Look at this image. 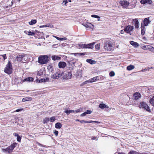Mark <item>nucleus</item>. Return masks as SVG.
Here are the masks:
<instances>
[{
    "label": "nucleus",
    "instance_id": "48",
    "mask_svg": "<svg viewBox=\"0 0 154 154\" xmlns=\"http://www.w3.org/2000/svg\"><path fill=\"white\" fill-rule=\"evenodd\" d=\"M85 112L86 114H90L91 113L92 111L91 110H87L86 111V112Z\"/></svg>",
    "mask_w": 154,
    "mask_h": 154
},
{
    "label": "nucleus",
    "instance_id": "4",
    "mask_svg": "<svg viewBox=\"0 0 154 154\" xmlns=\"http://www.w3.org/2000/svg\"><path fill=\"white\" fill-rule=\"evenodd\" d=\"M63 74V73L62 71H60L59 69H57L56 70V72L51 76V77L54 79H58Z\"/></svg>",
    "mask_w": 154,
    "mask_h": 154
},
{
    "label": "nucleus",
    "instance_id": "49",
    "mask_svg": "<svg viewBox=\"0 0 154 154\" xmlns=\"http://www.w3.org/2000/svg\"><path fill=\"white\" fill-rule=\"evenodd\" d=\"M64 112L66 113L67 115L69 114L70 113V110H66Z\"/></svg>",
    "mask_w": 154,
    "mask_h": 154
},
{
    "label": "nucleus",
    "instance_id": "31",
    "mask_svg": "<svg viewBox=\"0 0 154 154\" xmlns=\"http://www.w3.org/2000/svg\"><path fill=\"white\" fill-rule=\"evenodd\" d=\"M145 32V28L144 26H143L141 28V34L143 35L144 34Z\"/></svg>",
    "mask_w": 154,
    "mask_h": 154
},
{
    "label": "nucleus",
    "instance_id": "13",
    "mask_svg": "<svg viewBox=\"0 0 154 154\" xmlns=\"http://www.w3.org/2000/svg\"><path fill=\"white\" fill-rule=\"evenodd\" d=\"M72 77V73L71 72L66 73L63 76V79H71Z\"/></svg>",
    "mask_w": 154,
    "mask_h": 154
},
{
    "label": "nucleus",
    "instance_id": "6",
    "mask_svg": "<svg viewBox=\"0 0 154 154\" xmlns=\"http://www.w3.org/2000/svg\"><path fill=\"white\" fill-rule=\"evenodd\" d=\"M139 106L140 107L143 108L148 112H151V110L149 108V106L146 103L142 102L140 103L139 104Z\"/></svg>",
    "mask_w": 154,
    "mask_h": 154
},
{
    "label": "nucleus",
    "instance_id": "27",
    "mask_svg": "<svg viewBox=\"0 0 154 154\" xmlns=\"http://www.w3.org/2000/svg\"><path fill=\"white\" fill-rule=\"evenodd\" d=\"M86 61L87 62L91 64H94L95 63V61L91 59H88Z\"/></svg>",
    "mask_w": 154,
    "mask_h": 154
},
{
    "label": "nucleus",
    "instance_id": "64",
    "mask_svg": "<svg viewBox=\"0 0 154 154\" xmlns=\"http://www.w3.org/2000/svg\"><path fill=\"white\" fill-rule=\"evenodd\" d=\"M52 67V66L51 65H49L48 66V68H49V67H50V68H51Z\"/></svg>",
    "mask_w": 154,
    "mask_h": 154
},
{
    "label": "nucleus",
    "instance_id": "33",
    "mask_svg": "<svg viewBox=\"0 0 154 154\" xmlns=\"http://www.w3.org/2000/svg\"><path fill=\"white\" fill-rule=\"evenodd\" d=\"M55 38L58 40H66V38L65 37L64 38H59L57 36H55Z\"/></svg>",
    "mask_w": 154,
    "mask_h": 154
},
{
    "label": "nucleus",
    "instance_id": "50",
    "mask_svg": "<svg viewBox=\"0 0 154 154\" xmlns=\"http://www.w3.org/2000/svg\"><path fill=\"white\" fill-rule=\"evenodd\" d=\"M54 134L56 135V136H57L58 135V131H57L55 130L54 132Z\"/></svg>",
    "mask_w": 154,
    "mask_h": 154
},
{
    "label": "nucleus",
    "instance_id": "15",
    "mask_svg": "<svg viewBox=\"0 0 154 154\" xmlns=\"http://www.w3.org/2000/svg\"><path fill=\"white\" fill-rule=\"evenodd\" d=\"M66 63L65 62L63 61L60 62L58 64L59 67L60 68H63L66 66Z\"/></svg>",
    "mask_w": 154,
    "mask_h": 154
},
{
    "label": "nucleus",
    "instance_id": "53",
    "mask_svg": "<svg viewBox=\"0 0 154 154\" xmlns=\"http://www.w3.org/2000/svg\"><path fill=\"white\" fill-rule=\"evenodd\" d=\"M92 122H94V121L92 120H90L89 121H87L86 122V123H90Z\"/></svg>",
    "mask_w": 154,
    "mask_h": 154
},
{
    "label": "nucleus",
    "instance_id": "39",
    "mask_svg": "<svg viewBox=\"0 0 154 154\" xmlns=\"http://www.w3.org/2000/svg\"><path fill=\"white\" fill-rule=\"evenodd\" d=\"M109 75L110 76H113L115 75V72L113 71H112L109 72Z\"/></svg>",
    "mask_w": 154,
    "mask_h": 154
},
{
    "label": "nucleus",
    "instance_id": "55",
    "mask_svg": "<svg viewBox=\"0 0 154 154\" xmlns=\"http://www.w3.org/2000/svg\"><path fill=\"white\" fill-rule=\"evenodd\" d=\"M76 113H78L81 112V109H78L75 111Z\"/></svg>",
    "mask_w": 154,
    "mask_h": 154
},
{
    "label": "nucleus",
    "instance_id": "46",
    "mask_svg": "<svg viewBox=\"0 0 154 154\" xmlns=\"http://www.w3.org/2000/svg\"><path fill=\"white\" fill-rule=\"evenodd\" d=\"M21 137H20V136H17V140L18 142H20L21 140Z\"/></svg>",
    "mask_w": 154,
    "mask_h": 154
},
{
    "label": "nucleus",
    "instance_id": "59",
    "mask_svg": "<svg viewBox=\"0 0 154 154\" xmlns=\"http://www.w3.org/2000/svg\"><path fill=\"white\" fill-rule=\"evenodd\" d=\"M124 32H125L124 31H123V30H121L120 31V33L121 34H123L124 33Z\"/></svg>",
    "mask_w": 154,
    "mask_h": 154
},
{
    "label": "nucleus",
    "instance_id": "37",
    "mask_svg": "<svg viewBox=\"0 0 154 154\" xmlns=\"http://www.w3.org/2000/svg\"><path fill=\"white\" fill-rule=\"evenodd\" d=\"M100 44H97L95 45V48L96 49L99 50L100 48Z\"/></svg>",
    "mask_w": 154,
    "mask_h": 154
},
{
    "label": "nucleus",
    "instance_id": "47",
    "mask_svg": "<svg viewBox=\"0 0 154 154\" xmlns=\"http://www.w3.org/2000/svg\"><path fill=\"white\" fill-rule=\"evenodd\" d=\"M23 108L19 109H17L15 111H14V112H18L20 111H22L23 110Z\"/></svg>",
    "mask_w": 154,
    "mask_h": 154
},
{
    "label": "nucleus",
    "instance_id": "14",
    "mask_svg": "<svg viewBox=\"0 0 154 154\" xmlns=\"http://www.w3.org/2000/svg\"><path fill=\"white\" fill-rule=\"evenodd\" d=\"M95 42H93L90 44H85V48H89L92 49L94 48V46Z\"/></svg>",
    "mask_w": 154,
    "mask_h": 154
},
{
    "label": "nucleus",
    "instance_id": "7",
    "mask_svg": "<svg viewBox=\"0 0 154 154\" xmlns=\"http://www.w3.org/2000/svg\"><path fill=\"white\" fill-rule=\"evenodd\" d=\"M134 29L133 26L129 25L125 27L124 31L126 33H129L130 35H131V32Z\"/></svg>",
    "mask_w": 154,
    "mask_h": 154
},
{
    "label": "nucleus",
    "instance_id": "2",
    "mask_svg": "<svg viewBox=\"0 0 154 154\" xmlns=\"http://www.w3.org/2000/svg\"><path fill=\"white\" fill-rule=\"evenodd\" d=\"M17 143L16 142L14 143H13L11 144L10 146H8L6 148L2 149V150L3 152H5L9 154H11L13 152V150L14 148L17 146Z\"/></svg>",
    "mask_w": 154,
    "mask_h": 154
},
{
    "label": "nucleus",
    "instance_id": "44",
    "mask_svg": "<svg viewBox=\"0 0 154 154\" xmlns=\"http://www.w3.org/2000/svg\"><path fill=\"white\" fill-rule=\"evenodd\" d=\"M152 3V0H146V3L149 4H151Z\"/></svg>",
    "mask_w": 154,
    "mask_h": 154
},
{
    "label": "nucleus",
    "instance_id": "56",
    "mask_svg": "<svg viewBox=\"0 0 154 154\" xmlns=\"http://www.w3.org/2000/svg\"><path fill=\"white\" fill-rule=\"evenodd\" d=\"M13 134L14 136L17 137V136H19V134L17 133H14Z\"/></svg>",
    "mask_w": 154,
    "mask_h": 154
},
{
    "label": "nucleus",
    "instance_id": "21",
    "mask_svg": "<svg viewBox=\"0 0 154 154\" xmlns=\"http://www.w3.org/2000/svg\"><path fill=\"white\" fill-rule=\"evenodd\" d=\"M99 107L101 109L109 108V106L104 103L100 104L99 106Z\"/></svg>",
    "mask_w": 154,
    "mask_h": 154
},
{
    "label": "nucleus",
    "instance_id": "3",
    "mask_svg": "<svg viewBox=\"0 0 154 154\" xmlns=\"http://www.w3.org/2000/svg\"><path fill=\"white\" fill-rule=\"evenodd\" d=\"M4 72L8 75L11 74L13 72L12 66L11 61H8L4 69Z\"/></svg>",
    "mask_w": 154,
    "mask_h": 154
},
{
    "label": "nucleus",
    "instance_id": "16",
    "mask_svg": "<svg viewBox=\"0 0 154 154\" xmlns=\"http://www.w3.org/2000/svg\"><path fill=\"white\" fill-rule=\"evenodd\" d=\"M150 22L149 17L145 18L143 21L144 26H147Z\"/></svg>",
    "mask_w": 154,
    "mask_h": 154
},
{
    "label": "nucleus",
    "instance_id": "45",
    "mask_svg": "<svg viewBox=\"0 0 154 154\" xmlns=\"http://www.w3.org/2000/svg\"><path fill=\"white\" fill-rule=\"evenodd\" d=\"M1 56H2L3 57L4 60H5V59H6L7 58V57L6 55V54H3V55H1Z\"/></svg>",
    "mask_w": 154,
    "mask_h": 154
},
{
    "label": "nucleus",
    "instance_id": "40",
    "mask_svg": "<svg viewBox=\"0 0 154 154\" xmlns=\"http://www.w3.org/2000/svg\"><path fill=\"white\" fill-rule=\"evenodd\" d=\"M71 2V0H66L63 1V3H64V4L65 5H66V4L68 3V2Z\"/></svg>",
    "mask_w": 154,
    "mask_h": 154
},
{
    "label": "nucleus",
    "instance_id": "5",
    "mask_svg": "<svg viewBox=\"0 0 154 154\" xmlns=\"http://www.w3.org/2000/svg\"><path fill=\"white\" fill-rule=\"evenodd\" d=\"M112 43L109 40H108L105 42L104 48L105 50L109 51H110L112 49Z\"/></svg>",
    "mask_w": 154,
    "mask_h": 154
},
{
    "label": "nucleus",
    "instance_id": "11",
    "mask_svg": "<svg viewBox=\"0 0 154 154\" xmlns=\"http://www.w3.org/2000/svg\"><path fill=\"white\" fill-rule=\"evenodd\" d=\"M141 48L143 50H149L151 51L153 49L152 46L150 45H143L141 46Z\"/></svg>",
    "mask_w": 154,
    "mask_h": 154
},
{
    "label": "nucleus",
    "instance_id": "25",
    "mask_svg": "<svg viewBox=\"0 0 154 154\" xmlns=\"http://www.w3.org/2000/svg\"><path fill=\"white\" fill-rule=\"evenodd\" d=\"M130 44L131 45L134 46V47H138L139 46V44L137 43L134 42V41H131Z\"/></svg>",
    "mask_w": 154,
    "mask_h": 154
},
{
    "label": "nucleus",
    "instance_id": "28",
    "mask_svg": "<svg viewBox=\"0 0 154 154\" xmlns=\"http://www.w3.org/2000/svg\"><path fill=\"white\" fill-rule=\"evenodd\" d=\"M149 102L152 106H154V96H153L152 98L150 99Z\"/></svg>",
    "mask_w": 154,
    "mask_h": 154
},
{
    "label": "nucleus",
    "instance_id": "63",
    "mask_svg": "<svg viewBox=\"0 0 154 154\" xmlns=\"http://www.w3.org/2000/svg\"><path fill=\"white\" fill-rule=\"evenodd\" d=\"M80 120H79L78 119H77L75 120V121H78V122H80Z\"/></svg>",
    "mask_w": 154,
    "mask_h": 154
},
{
    "label": "nucleus",
    "instance_id": "23",
    "mask_svg": "<svg viewBox=\"0 0 154 154\" xmlns=\"http://www.w3.org/2000/svg\"><path fill=\"white\" fill-rule=\"evenodd\" d=\"M133 21L134 22L135 28H138L139 27V22L137 19H134L133 20Z\"/></svg>",
    "mask_w": 154,
    "mask_h": 154
},
{
    "label": "nucleus",
    "instance_id": "20",
    "mask_svg": "<svg viewBox=\"0 0 154 154\" xmlns=\"http://www.w3.org/2000/svg\"><path fill=\"white\" fill-rule=\"evenodd\" d=\"M51 58L52 60L55 61L60 60L61 57L57 55H54L52 56Z\"/></svg>",
    "mask_w": 154,
    "mask_h": 154
},
{
    "label": "nucleus",
    "instance_id": "32",
    "mask_svg": "<svg viewBox=\"0 0 154 154\" xmlns=\"http://www.w3.org/2000/svg\"><path fill=\"white\" fill-rule=\"evenodd\" d=\"M49 119L50 122H53L56 120V117L54 116L51 117Z\"/></svg>",
    "mask_w": 154,
    "mask_h": 154
},
{
    "label": "nucleus",
    "instance_id": "10",
    "mask_svg": "<svg viewBox=\"0 0 154 154\" xmlns=\"http://www.w3.org/2000/svg\"><path fill=\"white\" fill-rule=\"evenodd\" d=\"M26 57L25 54L18 55L16 57V59L18 62H24L23 60V58L24 59V57Z\"/></svg>",
    "mask_w": 154,
    "mask_h": 154
},
{
    "label": "nucleus",
    "instance_id": "58",
    "mask_svg": "<svg viewBox=\"0 0 154 154\" xmlns=\"http://www.w3.org/2000/svg\"><path fill=\"white\" fill-rule=\"evenodd\" d=\"M37 144L40 146H43L42 145V144H40V143H38Z\"/></svg>",
    "mask_w": 154,
    "mask_h": 154
},
{
    "label": "nucleus",
    "instance_id": "9",
    "mask_svg": "<svg viewBox=\"0 0 154 154\" xmlns=\"http://www.w3.org/2000/svg\"><path fill=\"white\" fill-rule=\"evenodd\" d=\"M98 78V76L95 77L89 80H87L84 82L82 84H81V86H82L84 85L89 83H92L96 82L97 80V79Z\"/></svg>",
    "mask_w": 154,
    "mask_h": 154
},
{
    "label": "nucleus",
    "instance_id": "19",
    "mask_svg": "<svg viewBox=\"0 0 154 154\" xmlns=\"http://www.w3.org/2000/svg\"><path fill=\"white\" fill-rule=\"evenodd\" d=\"M14 2V0H12L11 2H10L9 1H8L7 3V5H8L7 6H5L6 8H9V7H11L12 6V5L13 4Z\"/></svg>",
    "mask_w": 154,
    "mask_h": 154
},
{
    "label": "nucleus",
    "instance_id": "34",
    "mask_svg": "<svg viewBox=\"0 0 154 154\" xmlns=\"http://www.w3.org/2000/svg\"><path fill=\"white\" fill-rule=\"evenodd\" d=\"M85 44H79V47L81 48H85Z\"/></svg>",
    "mask_w": 154,
    "mask_h": 154
},
{
    "label": "nucleus",
    "instance_id": "8",
    "mask_svg": "<svg viewBox=\"0 0 154 154\" xmlns=\"http://www.w3.org/2000/svg\"><path fill=\"white\" fill-rule=\"evenodd\" d=\"M119 3L124 8H127L129 5V2L127 0L120 1Z\"/></svg>",
    "mask_w": 154,
    "mask_h": 154
},
{
    "label": "nucleus",
    "instance_id": "22",
    "mask_svg": "<svg viewBox=\"0 0 154 154\" xmlns=\"http://www.w3.org/2000/svg\"><path fill=\"white\" fill-rule=\"evenodd\" d=\"M32 100V98L31 97H26L23 98L22 99V100L23 102H26L28 101H31Z\"/></svg>",
    "mask_w": 154,
    "mask_h": 154
},
{
    "label": "nucleus",
    "instance_id": "61",
    "mask_svg": "<svg viewBox=\"0 0 154 154\" xmlns=\"http://www.w3.org/2000/svg\"><path fill=\"white\" fill-rule=\"evenodd\" d=\"M96 137H93V138H91V139H92V140H94L96 139Z\"/></svg>",
    "mask_w": 154,
    "mask_h": 154
},
{
    "label": "nucleus",
    "instance_id": "12",
    "mask_svg": "<svg viewBox=\"0 0 154 154\" xmlns=\"http://www.w3.org/2000/svg\"><path fill=\"white\" fill-rule=\"evenodd\" d=\"M141 97V94L138 92H136L134 93L133 95V97L134 99L136 100H138Z\"/></svg>",
    "mask_w": 154,
    "mask_h": 154
},
{
    "label": "nucleus",
    "instance_id": "35",
    "mask_svg": "<svg viewBox=\"0 0 154 154\" xmlns=\"http://www.w3.org/2000/svg\"><path fill=\"white\" fill-rule=\"evenodd\" d=\"M138 154V152H136L135 151L132 150L130 151L129 153V154Z\"/></svg>",
    "mask_w": 154,
    "mask_h": 154
},
{
    "label": "nucleus",
    "instance_id": "51",
    "mask_svg": "<svg viewBox=\"0 0 154 154\" xmlns=\"http://www.w3.org/2000/svg\"><path fill=\"white\" fill-rule=\"evenodd\" d=\"M87 121H85L84 120H80V122L82 124L83 123H86Z\"/></svg>",
    "mask_w": 154,
    "mask_h": 154
},
{
    "label": "nucleus",
    "instance_id": "62",
    "mask_svg": "<svg viewBox=\"0 0 154 154\" xmlns=\"http://www.w3.org/2000/svg\"><path fill=\"white\" fill-rule=\"evenodd\" d=\"M42 73L41 74L40 73L38 72V75L39 76L41 75H42Z\"/></svg>",
    "mask_w": 154,
    "mask_h": 154
},
{
    "label": "nucleus",
    "instance_id": "52",
    "mask_svg": "<svg viewBox=\"0 0 154 154\" xmlns=\"http://www.w3.org/2000/svg\"><path fill=\"white\" fill-rule=\"evenodd\" d=\"M48 26H48L47 25H42V26H40L39 27L40 28H43V27H47Z\"/></svg>",
    "mask_w": 154,
    "mask_h": 154
},
{
    "label": "nucleus",
    "instance_id": "30",
    "mask_svg": "<svg viewBox=\"0 0 154 154\" xmlns=\"http://www.w3.org/2000/svg\"><path fill=\"white\" fill-rule=\"evenodd\" d=\"M37 20H31L29 22V24L30 25L34 24L36 23Z\"/></svg>",
    "mask_w": 154,
    "mask_h": 154
},
{
    "label": "nucleus",
    "instance_id": "36",
    "mask_svg": "<svg viewBox=\"0 0 154 154\" xmlns=\"http://www.w3.org/2000/svg\"><path fill=\"white\" fill-rule=\"evenodd\" d=\"M49 79L48 78H46L45 79H42L41 80L42 82H48L49 81Z\"/></svg>",
    "mask_w": 154,
    "mask_h": 154
},
{
    "label": "nucleus",
    "instance_id": "54",
    "mask_svg": "<svg viewBox=\"0 0 154 154\" xmlns=\"http://www.w3.org/2000/svg\"><path fill=\"white\" fill-rule=\"evenodd\" d=\"M86 114L85 112H83V113H82L81 114L80 116H85L86 115Z\"/></svg>",
    "mask_w": 154,
    "mask_h": 154
},
{
    "label": "nucleus",
    "instance_id": "17",
    "mask_svg": "<svg viewBox=\"0 0 154 154\" xmlns=\"http://www.w3.org/2000/svg\"><path fill=\"white\" fill-rule=\"evenodd\" d=\"M84 25L86 27L88 28H89L92 29L94 27V25L91 23H85L84 24Z\"/></svg>",
    "mask_w": 154,
    "mask_h": 154
},
{
    "label": "nucleus",
    "instance_id": "18",
    "mask_svg": "<svg viewBox=\"0 0 154 154\" xmlns=\"http://www.w3.org/2000/svg\"><path fill=\"white\" fill-rule=\"evenodd\" d=\"M34 79L33 78L29 77L25 79L24 80H23L22 82H24L26 81L32 82L33 81Z\"/></svg>",
    "mask_w": 154,
    "mask_h": 154
},
{
    "label": "nucleus",
    "instance_id": "42",
    "mask_svg": "<svg viewBox=\"0 0 154 154\" xmlns=\"http://www.w3.org/2000/svg\"><path fill=\"white\" fill-rule=\"evenodd\" d=\"M140 3L141 4H145L146 3V0H141Z\"/></svg>",
    "mask_w": 154,
    "mask_h": 154
},
{
    "label": "nucleus",
    "instance_id": "29",
    "mask_svg": "<svg viewBox=\"0 0 154 154\" xmlns=\"http://www.w3.org/2000/svg\"><path fill=\"white\" fill-rule=\"evenodd\" d=\"M49 121V119L47 117H45L43 120V122L44 124H45L48 123Z\"/></svg>",
    "mask_w": 154,
    "mask_h": 154
},
{
    "label": "nucleus",
    "instance_id": "57",
    "mask_svg": "<svg viewBox=\"0 0 154 154\" xmlns=\"http://www.w3.org/2000/svg\"><path fill=\"white\" fill-rule=\"evenodd\" d=\"M94 122H95L97 124H100V122H99L97 121H94Z\"/></svg>",
    "mask_w": 154,
    "mask_h": 154
},
{
    "label": "nucleus",
    "instance_id": "43",
    "mask_svg": "<svg viewBox=\"0 0 154 154\" xmlns=\"http://www.w3.org/2000/svg\"><path fill=\"white\" fill-rule=\"evenodd\" d=\"M91 16L92 17H94L97 18H100V17L98 15H92Z\"/></svg>",
    "mask_w": 154,
    "mask_h": 154
},
{
    "label": "nucleus",
    "instance_id": "41",
    "mask_svg": "<svg viewBox=\"0 0 154 154\" xmlns=\"http://www.w3.org/2000/svg\"><path fill=\"white\" fill-rule=\"evenodd\" d=\"M77 54H78L79 56H83L85 55V54L84 53H75L74 54V55L75 56Z\"/></svg>",
    "mask_w": 154,
    "mask_h": 154
},
{
    "label": "nucleus",
    "instance_id": "26",
    "mask_svg": "<svg viewBox=\"0 0 154 154\" xmlns=\"http://www.w3.org/2000/svg\"><path fill=\"white\" fill-rule=\"evenodd\" d=\"M134 68V67L133 65H130L129 66H127V69L128 70L130 71L133 69Z\"/></svg>",
    "mask_w": 154,
    "mask_h": 154
},
{
    "label": "nucleus",
    "instance_id": "60",
    "mask_svg": "<svg viewBox=\"0 0 154 154\" xmlns=\"http://www.w3.org/2000/svg\"><path fill=\"white\" fill-rule=\"evenodd\" d=\"M70 113H72V112L74 113L75 112V111L74 110H70Z\"/></svg>",
    "mask_w": 154,
    "mask_h": 154
},
{
    "label": "nucleus",
    "instance_id": "1",
    "mask_svg": "<svg viewBox=\"0 0 154 154\" xmlns=\"http://www.w3.org/2000/svg\"><path fill=\"white\" fill-rule=\"evenodd\" d=\"M49 60L48 56L44 55L38 57V62L40 64L43 65L47 64Z\"/></svg>",
    "mask_w": 154,
    "mask_h": 154
},
{
    "label": "nucleus",
    "instance_id": "24",
    "mask_svg": "<svg viewBox=\"0 0 154 154\" xmlns=\"http://www.w3.org/2000/svg\"><path fill=\"white\" fill-rule=\"evenodd\" d=\"M62 127V124L60 122H57L55 124V127L57 128L60 129Z\"/></svg>",
    "mask_w": 154,
    "mask_h": 154
},
{
    "label": "nucleus",
    "instance_id": "38",
    "mask_svg": "<svg viewBox=\"0 0 154 154\" xmlns=\"http://www.w3.org/2000/svg\"><path fill=\"white\" fill-rule=\"evenodd\" d=\"M28 35H33L35 34V33L33 32H31L30 30H29L28 32Z\"/></svg>",
    "mask_w": 154,
    "mask_h": 154
}]
</instances>
